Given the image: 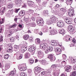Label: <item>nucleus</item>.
<instances>
[{"label":"nucleus","instance_id":"27","mask_svg":"<svg viewBox=\"0 0 76 76\" xmlns=\"http://www.w3.org/2000/svg\"><path fill=\"white\" fill-rule=\"evenodd\" d=\"M40 48H41V49H42V50H45V48H47V47H46L44 46V45H42V44H41L40 46Z\"/></svg>","mask_w":76,"mask_h":76},{"label":"nucleus","instance_id":"62","mask_svg":"<svg viewBox=\"0 0 76 76\" xmlns=\"http://www.w3.org/2000/svg\"><path fill=\"white\" fill-rule=\"evenodd\" d=\"M4 22V19L3 18L2 19V20H1V21L0 22V24H2Z\"/></svg>","mask_w":76,"mask_h":76},{"label":"nucleus","instance_id":"56","mask_svg":"<svg viewBox=\"0 0 76 76\" xmlns=\"http://www.w3.org/2000/svg\"><path fill=\"white\" fill-rule=\"evenodd\" d=\"M42 44L44 45L45 47H47L48 46V45L47 44V43H44Z\"/></svg>","mask_w":76,"mask_h":76},{"label":"nucleus","instance_id":"5","mask_svg":"<svg viewBox=\"0 0 76 76\" xmlns=\"http://www.w3.org/2000/svg\"><path fill=\"white\" fill-rule=\"evenodd\" d=\"M44 21L43 19L41 18L40 19H37L36 20V23L37 24H39L41 26H43L44 25Z\"/></svg>","mask_w":76,"mask_h":76},{"label":"nucleus","instance_id":"51","mask_svg":"<svg viewBox=\"0 0 76 76\" xmlns=\"http://www.w3.org/2000/svg\"><path fill=\"white\" fill-rule=\"evenodd\" d=\"M42 5L44 6H45V5H47V1H44L43 2Z\"/></svg>","mask_w":76,"mask_h":76},{"label":"nucleus","instance_id":"22","mask_svg":"<svg viewBox=\"0 0 76 76\" xmlns=\"http://www.w3.org/2000/svg\"><path fill=\"white\" fill-rule=\"evenodd\" d=\"M28 24L30 26H31L32 27H35V26H36L35 23L34 22Z\"/></svg>","mask_w":76,"mask_h":76},{"label":"nucleus","instance_id":"41","mask_svg":"<svg viewBox=\"0 0 76 76\" xmlns=\"http://www.w3.org/2000/svg\"><path fill=\"white\" fill-rule=\"evenodd\" d=\"M42 64L43 65H46L47 64V61L45 60H43L42 61Z\"/></svg>","mask_w":76,"mask_h":76},{"label":"nucleus","instance_id":"33","mask_svg":"<svg viewBox=\"0 0 76 76\" xmlns=\"http://www.w3.org/2000/svg\"><path fill=\"white\" fill-rule=\"evenodd\" d=\"M51 44L53 45V46H56V45H57V42L54 41H52L51 42Z\"/></svg>","mask_w":76,"mask_h":76},{"label":"nucleus","instance_id":"43","mask_svg":"<svg viewBox=\"0 0 76 76\" xmlns=\"http://www.w3.org/2000/svg\"><path fill=\"white\" fill-rule=\"evenodd\" d=\"M69 12L73 14H75L74 12H75V11L73 9H71L69 10Z\"/></svg>","mask_w":76,"mask_h":76},{"label":"nucleus","instance_id":"58","mask_svg":"<svg viewBox=\"0 0 76 76\" xmlns=\"http://www.w3.org/2000/svg\"><path fill=\"white\" fill-rule=\"evenodd\" d=\"M12 50L11 49H9L7 50V52L8 53H11L10 52L12 53Z\"/></svg>","mask_w":76,"mask_h":76},{"label":"nucleus","instance_id":"45","mask_svg":"<svg viewBox=\"0 0 76 76\" xmlns=\"http://www.w3.org/2000/svg\"><path fill=\"white\" fill-rule=\"evenodd\" d=\"M45 53H46V54H47V53H48L49 52H51L50 50L48 49V48H47V49H46V50L45 51Z\"/></svg>","mask_w":76,"mask_h":76},{"label":"nucleus","instance_id":"38","mask_svg":"<svg viewBox=\"0 0 76 76\" xmlns=\"http://www.w3.org/2000/svg\"><path fill=\"white\" fill-rule=\"evenodd\" d=\"M29 64H32L34 62V60L33 59H31L29 60Z\"/></svg>","mask_w":76,"mask_h":76},{"label":"nucleus","instance_id":"53","mask_svg":"<svg viewBox=\"0 0 76 76\" xmlns=\"http://www.w3.org/2000/svg\"><path fill=\"white\" fill-rule=\"evenodd\" d=\"M34 12V10H28V12H29L30 13H32Z\"/></svg>","mask_w":76,"mask_h":76},{"label":"nucleus","instance_id":"30","mask_svg":"<svg viewBox=\"0 0 76 76\" xmlns=\"http://www.w3.org/2000/svg\"><path fill=\"white\" fill-rule=\"evenodd\" d=\"M47 48L50 52L52 51L53 50V46H48L47 47Z\"/></svg>","mask_w":76,"mask_h":76},{"label":"nucleus","instance_id":"60","mask_svg":"<svg viewBox=\"0 0 76 76\" xmlns=\"http://www.w3.org/2000/svg\"><path fill=\"white\" fill-rule=\"evenodd\" d=\"M45 74H46L45 71H43L41 73V75H45Z\"/></svg>","mask_w":76,"mask_h":76},{"label":"nucleus","instance_id":"39","mask_svg":"<svg viewBox=\"0 0 76 76\" xmlns=\"http://www.w3.org/2000/svg\"><path fill=\"white\" fill-rule=\"evenodd\" d=\"M45 72H46V74L47 75H50V74L51 73V72H50V70L49 69H48V70L46 71Z\"/></svg>","mask_w":76,"mask_h":76},{"label":"nucleus","instance_id":"10","mask_svg":"<svg viewBox=\"0 0 76 76\" xmlns=\"http://www.w3.org/2000/svg\"><path fill=\"white\" fill-rule=\"evenodd\" d=\"M72 66H66L65 67V71L67 72H70L72 70Z\"/></svg>","mask_w":76,"mask_h":76},{"label":"nucleus","instance_id":"13","mask_svg":"<svg viewBox=\"0 0 76 76\" xmlns=\"http://www.w3.org/2000/svg\"><path fill=\"white\" fill-rule=\"evenodd\" d=\"M50 31L51 35H55V34H57V31L56 30L52 29V30H50Z\"/></svg>","mask_w":76,"mask_h":76},{"label":"nucleus","instance_id":"9","mask_svg":"<svg viewBox=\"0 0 76 76\" xmlns=\"http://www.w3.org/2000/svg\"><path fill=\"white\" fill-rule=\"evenodd\" d=\"M57 26L59 28H61L64 26V24L62 22L59 21L57 23Z\"/></svg>","mask_w":76,"mask_h":76},{"label":"nucleus","instance_id":"25","mask_svg":"<svg viewBox=\"0 0 76 76\" xmlns=\"http://www.w3.org/2000/svg\"><path fill=\"white\" fill-rule=\"evenodd\" d=\"M72 1L73 0H67L66 1V3L67 4H69V5H70L71 4H72Z\"/></svg>","mask_w":76,"mask_h":76},{"label":"nucleus","instance_id":"7","mask_svg":"<svg viewBox=\"0 0 76 76\" xmlns=\"http://www.w3.org/2000/svg\"><path fill=\"white\" fill-rule=\"evenodd\" d=\"M21 0H15L14 1L15 3L16 4V7H18L20 6V4H21V3H20L21 2Z\"/></svg>","mask_w":76,"mask_h":76},{"label":"nucleus","instance_id":"11","mask_svg":"<svg viewBox=\"0 0 76 76\" xmlns=\"http://www.w3.org/2000/svg\"><path fill=\"white\" fill-rule=\"evenodd\" d=\"M73 69L75 71L72 73V74L71 75V76H76V66L73 67Z\"/></svg>","mask_w":76,"mask_h":76},{"label":"nucleus","instance_id":"8","mask_svg":"<svg viewBox=\"0 0 76 76\" xmlns=\"http://www.w3.org/2000/svg\"><path fill=\"white\" fill-rule=\"evenodd\" d=\"M16 71L15 70H14L11 71L10 73L7 74L8 76H14L15 74H16Z\"/></svg>","mask_w":76,"mask_h":76},{"label":"nucleus","instance_id":"44","mask_svg":"<svg viewBox=\"0 0 76 76\" xmlns=\"http://www.w3.org/2000/svg\"><path fill=\"white\" fill-rule=\"evenodd\" d=\"M23 66H19L18 67L19 69L20 70H21V71H23Z\"/></svg>","mask_w":76,"mask_h":76},{"label":"nucleus","instance_id":"20","mask_svg":"<svg viewBox=\"0 0 76 76\" xmlns=\"http://www.w3.org/2000/svg\"><path fill=\"white\" fill-rule=\"evenodd\" d=\"M19 14L21 16H24L26 14V13H25L24 10H22L20 12Z\"/></svg>","mask_w":76,"mask_h":76},{"label":"nucleus","instance_id":"63","mask_svg":"<svg viewBox=\"0 0 76 76\" xmlns=\"http://www.w3.org/2000/svg\"><path fill=\"white\" fill-rule=\"evenodd\" d=\"M72 41L73 43H76V39H75V38L73 39Z\"/></svg>","mask_w":76,"mask_h":76},{"label":"nucleus","instance_id":"26","mask_svg":"<svg viewBox=\"0 0 76 76\" xmlns=\"http://www.w3.org/2000/svg\"><path fill=\"white\" fill-rule=\"evenodd\" d=\"M23 38L25 40H28L29 39V35H25L23 36Z\"/></svg>","mask_w":76,"mask_h":76},{"label":"nucleus","instance_id":"64","mask_svg":"<svg viewBox=\"0 0 76 76\" xmlns=\"http://www.w3.org/2000/svg\"><path fill=\"white\" fill-rule=\"evenodd\" d=\"M31 20H36V17H32Z\"/></svg>","mask_w":76,"mask_h":76},{"label":"nucleus","instance_id":"1","mask_svg":"<svg viewBox=\"0 0 76 76\" xmlns=\"http://www.w3.org/2000/svg\"><path fill=\"white\" fill-rule=\"evenodd\" d=\"M35 74L38 75V74L40 73L41 71H42V70H44V69L40 67L37 66L35 68Z\"/></svg>","mask_w":76,"mask_h":76},{"label":"nucleus","instance_id":"19","mask_svg":"<svg viewBox=\"0 0 76 76\" xmlns=\"http://www.w3.org/2000/svg\"><path fill=\"white\" fill-rule=\"evenodd\" d=\"M64 40L65 41H70V38L68 36L65 37L64 38Z\"/></svg>","mask_w":76,"mask_h":76},{"label":"nucleus","instance_id":"34","mask_svg":"<svg viewBox=\"0 0 76 76\" xmlns=\"http://www.w3.org/2000/svg\"><path fill=\"white\" fill-rule=\"evenodd\" d=\"M36 9H37V10H41L42 9L41 6L39 5L37 7H36Z\"/></svg>","mask_w":76,"mask_h":76},{"label":"nucleus","instance_id":"55","mask_svg":"<svg viewBox=\"0 0 76 76\" xmlns=\"http://www.w3.org/2000/svg\"><path fill=\"white\" fill-rule=\"evenodd\" d=\"M20 76H27L26 74L23 72H22L20 74Z\"/></svg>","mask_w":76,"mask_h":76},{"label":"nucleus","instance_id":"42","mask_svg":"<svg viewBox=\"0 0 76 76\" xmlns=\"http://www.w3.org/2000/svg\"><path fill=\"white\" fill-rule=\"evenodd\" d=\"M17 25L16 24H13L12 26H10L9 27V28H15V27H16V26Z\"/></svg>","mask_w":76,"mask_h":76},{"label":"nucleus","instance_id":"2","mask_svg":"<svg viewBox=\"0 0 76 76\" xmlns=\"http://www.w3.org/2000/svg\"><path fill=\"white\" fill-rule=\"evenodd\" d=\"M50 20H51L52 23H56L58 21V20L57 18L55 16H52L50 18Z\"/></svg>","mask_w":76,"mask_h":76},{"label":"nucleus","instance_id":"15","mask_svg":"<svg viewBox=\"0 0 76 76\" xmlns=\"http://www.w3.org/2000/svg\"><path fill=\"white\" fill-rule=\"evenodd\" d=\"M35 50H36V48L34 46H32L28 49V51L30 52H32V51H35Z\"/></svg>","mask_w":76,"mask_h":76},{"label":"nucleus","instance_id":"4","mask_svg":"<svg viewBox=\"0 0 76 76\" xmlns=\"http://www.w3.org/2000/svg\"><path fill=\"white\" fill-rule=\"evenodd\" d=\"M48 58L50 59L51 61H54L56 60V58L55 56H54L53 54H51L49 55L48 56Z\"/></svg>","mask_w":76,"mask_h":76},{"label":"nucleus","instance_id":"3","mask_svg":"<svg viewBox=\"0 0 76 76\" xmlns=\"http://www.w3.org/2000/svg\"><path fill=\"white\" fill-rule=\"evenodd\" d=\"M44 56V53L42 51L40 50L37 51V56L39 58H43Z\"/></svg>","mask_w":76,"mask_h":76},{"label":"nucleus","instance_id":"37","mask_svg":"<svg viewBox=\"0 0 76 76\" xmlns=\"http://www.w3.org/2000/svg\"><path fill=\"white\" fill-rule=\"evenodd\" d=\"M61 64L62 66H66V62L65 61H62Z\"/></svg>","mask_w":76,"mask_h":76},{"label":"nucleus","instance_id":"40","mask_svg":"<svg viewBox=\"0 0 76 76\" xmlns=\"http://www.w3.org/2000/svg\"><path fill=\"white\" fill-rule=\"evenodd\" d=\"M59 33L61 34H64V30L60 29Z\"/></svg>","mask_w":76,"mask_h":76},{"label":"nucleus","instance_id":"29","mask_svg":"<svg viewBox=\"0 0 76 76\" xmlns=\"http://www.w3.org/2000/svg\"><path fill=\"white\" fill-rule=\"evenodd\" d=\"M18 50H19V46L15 45L14 46V50L15 51H16Z\"/></svg>","mask_w":76,"mask_h":76},{"label":"nucleus","instance_id":"21","mask_svg":"<svg viewBox=\"0 0 76 76\" xmlns=\"http://www.w3.org/2000/svg\"><path fill=\"white\" fill-rule=\"evenodd\" d=\"M25 58H30V53H29L28 52L26 53L25 54Z\"/></svg>","mask_w":76,"mask_h":76},{"label":"nucleus","instance_id":"47","mask_svg":"<svg viewBox=\"0 0 76 76\" xmlns=\"http://www.w3.org/2000/svg\"><path fill=\"white\" fill-rule=\"evenodd\" d=\"M44 15H48L49 12L48 11H44L43 12Z\"/></svg>","mask_w":76,"mask_h":76},{"label":"nucleus","instance_id":"23","mask_svg":"<svg viewBox=\"0 0 76 76\" xmlns=\"http://www.w3.org/2000/svg\"><path fill=\"white\" fill-rule=\"evenodd\" d=\"M60 11L61 12H62V15H64L65 13V12H66L65 9L64 8H61L60 9Z\"/></svg>","mask_w":76,"mask_h":76},{"label":"nucleus","instance_id":"16","mask_svg":"<svg viewBox=\"0 0 76 76\" xmlns=\"http://www.w3.org/2000/svg\"><path fill=\"white\" fill-rule=\"evenodd\" d=\"M5 7H4L1 9L0 15H3L4 14V11H5Z\"/></svg>","mask_w":76,"mask_h":76},{"label":"nucleus","instance_id":"28","mask_svg":"<svg viewBox=\"0 0 76 76\" xmlns=\"http://www.w3.org/2000/svg\"><path fill=\"white\" fill-rule=\"evenodd\" d=\"M35 42L37 44H39L40 43V39H36L35 40Z\"/></svg>","mask_w":76,"mask_h":76},{"label":"nucleus","instance_id":"17","mask_svg":"<svg viewBox=\"0 0 76 76\" xmlns=\"http://www.w3.org/2000/svg\"><path fill=\"white\" fill-rule=\"evenodd\" d=\"M68 29L71 32H73V31H75V28H74V27L72 26V25L69 26L68 27Z\"/></svg>","mask_w":76,"mask_h":76},{"label":"nucleus","instance_id":"18","mask_svg":"<svg viewBox=\"0 0 76 76\" xmlns=\"http://www.w3.org/2000/svg\"><path fill=\"white\" fill-rule=\"evenodd\" d=\"M10 68V65L9 64H6L5 66V69L3 68V69L4 70H6Z\"/></svg>","mask_w":76,"mask_h":76},{"label":"nucleus","instance_id":"61","mask_svg":"<svg viewBox=\"0 0 76 76\" xmlns=\"http://www.w3.org/2000/svg\"><path fill=\"white\" fill-rule=\"evenodd\" d=\"M29 40L30 42H33V40H34V39H33V38H30L29 39Z\"/></svg>","mask_w":76,"mask_h":76},{"label":"nucleus","instance_id":"52","mask_svg":"<svg viewBox=\"0 0 76 76\" xmlns=\"http://www.w3.org/2000/svg\"><path fill=\"white\" fill-rule=\"evenodd\" d=\"M19 10H20V8L15 9V12L17 13Z\"/></svg>","mask_w":76,"mask_h":76},{"label":"nucleus","instance_id":"59","mask_svg":"<svg viewBox=\"0 0 76 76\" xmlns=\"http://www.w3.org/2000/svg\"><path fill=\"white\" fill-rule=\"evenodd\" d=\"M3 2H4V1H0V6H1V5H3Z\"/></svg>","mask_w":76,"mask_h":76},{"label":"nucleus","instance_id":"14","mask_svg":"<svg viewBox=\"0 0 76 76\" xmlns=\"http://www.w3.org/2000/svg\"><path fill=\"white\" fill-rule=\"evenodd\" d=\"M56 53L57 55H58V54H60L61 53V52H62L61 49H58V48H56Z\"/></svg>","mask_w":76,"mask_h":76},{"label":"nucleus","instance_id":"35","mask_svg":"<svg viewBox=\"0 0 76 76\" xmlns=\"http://www.w3.org/2000/svg\"><path fill=\"white\" fill-rule=\"evenodd\" d=\"M7 7L8 9H10V8H12V7H13V4L10 3L8 4Z\"/></svg>","mask_w":76,"mask_h":76},{"label":"nucleus","instance_id":"31","mask_svg":"<svg viewBox=\"0 0 76 76\" xmlns=\"http://www.w3.org/2000/svg\"><path fill=\"white\" fill-rule=\"evenodd\" d=\"M59 66V65L58 64H55L52 65L51 66V67L52 68H56V67H58Z\"/></svg>","mask_w":76,"mask_h":76},{"label":"nucleus","instance_id":"49","mask_svg":"<svg viewBox=\"0 0 76 76\" xmlns=\"http://www.w3.org/2000/svg\"><path fill=\"white\" fill-rule=\"evenodd\" d=\"M53 74L54 76H58V72H53Z\"/></svg>","mask_w":76,"mask_h":76},{"label":"nucleus","instance_id":"24","mask_svg":"<svg viewBox=\"0 0 76 76\" xmlns=\"http://www.w3.org/2000/svg\"><path fill=\"white\" fill-rule=\"evenodd\" d=\"M46 22H47L46 23V24H47V25H51L52 23H53V22H52L51 20H50V18L48 20H47L46 21Z\"/></svg>","mask_w":76,"mask_h":76},{"label":"nucleus","instance_id":"57","mask_svg":"<svg viewBox=\"0 0 76 76\" xmlns=\"http://www.w3.org/2000/svg\"><path fill=\"white\" fill-rule=\"evenodd\" d=\"M3 41V36H1L0 37V42H1Z\"/></svg>","mask_w":76,"mask_h":76},{"label":"nucleus","instance_id":"54","mask_svg":"<svg viewBox=\"0 0 76 76\" xmlns=\"http://www.w3.org/2000/svg\"><path fill=\"white\" fill-rule=\"evenodd\" d=\"M9 15H12L13 13V11L12 10H9L8 12Z\"/></svg>","mask_w":76,"mask_h":76},{"label":"nucleus","instance_id":"48","mask_svg":"<svg viewBox=\"0 0 76 76\" xmlns=\"http://www.w3.org/2000/svg\"><path fill=\"white\" fill-rule=\"evenodd\" d=\"M68 14L69 16L70 17H72V16H73L74 15V14L71 13V12H68Z\"/></svg>","mask_w":76,"mask_h":76},{"label":"nucleus","instance_id":"6","mask_svg":"<svg viewBox=\"0 0 76 76\" xmlns=\"http://www.w3.org/2000/svg\"><path fill=\"white\" fill-rule=\"evenodd\" d=\"M72 19L70 17H67L65 20L66 23L67 24H71L72 23Z\"/></svg>","mask_w":76,"mask_h":76},{"label":"nucleus","instance_id":"50","mask_svg":"<svg viewBox=\"0 0 76 76\" xmlns=\"http://www.w3.org/2000/svg\"><path fill=\"white\" fill-rule=\"evenodd\" d=\"M22 57H23V54H21L18 57V60H20V59L22 58Z\"/></svg>","mask_w":76,"mask_h":76},{"label":"nucleus","instance_id":"36","mask_svg":"<svg viewBox=\"0 0 76 76\" xmlns=\"http://www.w3.org/2000/svg\"><path fill=\"white\" fill-rule=\"evenodd\" d=\"M9 57H10V56L8 54H6L4 55V58L7 60Z\"/></svg>","mask_w":76,"mask_h":76},{"label":"nucleus","instance_id":"12","mask_svg":"<svg viewBox=\"0 0 76 76\" xmlns=\"http://www.w3.org/2000/svg\"><path fill=\"white\" fill-rule=\"evenodd\" d=\"M27 50V47L26 46H22L21 48V51L23 53L26 51Z\"/></svg>","mask_w":76,"mask_h":76},{"label":"nucleus","instance_id":"32","mask_svg":"<svg viewBox=\"0 0 76 76\" xmlns=\"http://www.w3.org/2000/svg\"><path fill=\"white\" fill-rule=\"evenodd\" d=\"M28 6H32L34 4V3L31 1H28Z\"/></svg>","mask_w":76,"mask_h":76},{"label":"nucleus","instance_id":"46","mask_svg":"<svg viewBox=\"0 0 76 76\" xmlns=\"http://www.w3.org/2000/svg\"><path fill=\"white\" fill-rule=\"evenodd\" d=\"M15 41V38L13 37H11L10 38V41L11 42H13Z\"/></svg>","mask_w":76,"mask_h":76}]
</instances>
